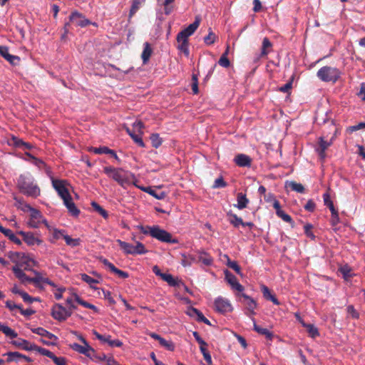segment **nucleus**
<instances>
[{
  "label": "nucleus",
  "mask_w": 365,
  "mask_h": 365,
  "mask_svg": "<svg viewBox=\"0 0 365 365\" xmlns=\"http://www.w3.org/2000/svg\"><path fill=\"white\" fill-rule=\"evenodd\" d=\"M26 155H28L29 158H31L33 160V163L38 166V168H41L42 166H44L45 163L44 162L38 158H35L31 154L29 153H26Z\"/></svg>",
  "instance_id": "obj_57"
},
{
  "label": "nucleus",
  "mask_w": 365,
  "mask_h": 365,
  "mask_svg": "<svg viewBox=\"0 0 365 365\" xmlns=\"http://www.w3.org/2000/svg\"><path fill=\"white\" fill-rule=\"evenodd\" d=\"M150 140L153 147L157 148L160 146V138L158 133L153 134L150 137Z\"/></svg>",
  "instance_id": "obj_61"
},
{
  "label": "nucleus",
  "mask_w": 365,
  "mask_h": 365,
  "mask_svg": "<svg viewBox=\"0 0 365 365\" xmlns=\"http://www.w3.org/2000/svg\"><path fill=\"white\" fill-rule=\"evenodd\" d=\"M219 64L224 67V68H227L230 66V61L229 59L227 58V57L226 56V53H223L222 55V56L220 57L219 61H218Z\"/></svg>",
  "instance_id": "obj_56"
},
{
  "label": "nucleus",
  "mask_w": 365,
  "mask_h": 365,
  "mask_svg": "<svg viewBox=\"0 0 365 365\" xmlns=\"http://www.w3.org/2000/svg\"><path fill=\"white\" fill-rule=\"evenodd\" d=\"M117 242L127 255H142L147 252L144 245L140 242H138L136 245H133L120 240H118Z\"/></svg>",
  "instance_id": "obj_4"
},
{
  "label": "nucleus",
  "mask_w": 365,
  "mask_h": 365,
  "mask_svg": "<svg viewBox=\"0 0 365 365\" xmlns=\"http://www.w3.org/2000/svg\"><path fill=\"white\" fill-rule=\"evenodd\" d=\"M151 53H152V49L150 48V44L148 42L145 43L144 48H143V51L141 54V58L143 59V62L144 64H145L148 61V60L151 56Z\"/></svg>",
  "instance_id": "obj_34"
},
{
  "label": "nucleus",
  "mask_w": 365,
  "mask_h": 365,
  "mask_svg": "<svg viewBox=\"0 0 365 365\" xmlns=\"http://www.w3.org/2000/svg\"><path fill=\"white\" fill-rule=\"evenodd\" d=\"M66 180L52 179V185L63 200H66L71 197L68 188L66 187Z\"/></svg>",
  "instance_id": "obj_8"
},
{
  "label": "nucleus",
  "mask_w": 365,
  "mask_h": 365,
  "mask_svg": "<svg viewBox=\"0 0 365 365\" xmlns=\"http://www.w3.org/2000/svg\"><path fill=\"white\" fill-rule=\"evenodd\" d=\"M175 0H163V12L166 15H169L173 9V3Z\"/></svg>",
  "instance_id": "obj_43"
},
{
  "label": "nucleus",
  "mask_w": 365,
  "mask_h": 365,
  "mask_svg": "<svg viewBox=\"0 0 365 365\" xmlns=\"http://www.w3.org/2000/svg\"><path fill=\"white\" fill-rule=\"evenodd\" d=\"M227 265L229 267L234 269L237 274H241L240 267L236 262L228 260Z\"/></svg>",
  "instance_id": "obj_59"
},
{
  "label": "nucleus",
  "mask_w": 365,
  "mask_h": 365,
  "mask_svg": "<svg viewBox=\"0 0 365 365\" xmlns=\"http://www.w3.org/2000/svg\"><path fill=\"white\" fill-rule=\"evenodd\" d=\"M41 351V354L43 356H46L53 360V361L56 365H66V359L63 357H57L53 353L50 351L49 350L43 348V349H40Z\"/></svg>",
  "instance_id": "obj_20"
},
{
  "label": "nucleus",
  "mask_w": 365,
  "mask_h": 365,
  "mask_svg": "<svg viewBox=\"0 0 365 365\" xmlns=\"http://www.w3.org/2000/svg\"><path fill=\"white\" fill-rule=\"evenodd\" d=\"M74 300L78 303L79 304L82 305L83 307L91 309L93 310L95 312H98V309L93 304L88 303L86 301L83 300L77 294H73Z\"/></svg>",
  "instance_id": "obj_30"
},
{
  "label": "nucleus",
  "mask_w": 365,
  "mask_h": 365,
  "mask_svg": "<svg viewBox=\"0 0 365 365\" xmlns=\"http://www.w3.org/2000/svg\"><path fill=\"white\" fill-rule=\"evenodd\" d=\"M272 43L267 38H264L262 43L261 56H267L271 51Z\"/></svg>",
  "instance_id": "obj_31"
},
{
  "label": "nucleus",
  "mask_w": 365,
  "mask_h": 365,
  "mask_svg": "<svg viewBox=\"0 0 365 365\" xmlns=\"http://www.w3.org/2000/svg\"><path fill=\"white\" fill-rule=\"evenodd\" d=\"M304 328L307 329L309 336L312 338H315L319 334L317 328L313 324H307Z\"/></svg>",
  "instance_id": "obj_46"
},
{
  "label": "nucleus",
  "mask_w": 365,
  "mask_h": 365,
  "mask_svg": "<svg viewBox=\"0 0 365 365\" xmlns=\"http://www.w3.org/2000/svg\"><path fill=\"white\" fill-rule=\"evenodd\" d=\"M217 36L210 31L207 36L204 38V41L207 45L212 44L216 41Z\"/></svg>",
  "instance_id": "obj_55"
},
{
  "label": "nucleus",
  "mask_w": 365,
  "mask_h": 365,
  "mask_svg": "<svg viewBox=\"0 0 365 365\" xmlns=\"http://www.w3.org/2000/svg\"><path fill=\"white\" fill-rule=\"evenodd\" d=\"M11 344L18 348H21L26 351H36L39 354L41 353L40 349H43V348L41 346H38L35 344L30 343L29 341L19 338L16 340H14L11 341Z\"/></svg>",
  "instance_id": "obj_10"
},
{
  "label": "nucleus",
  "mask_w": 365,
  "mask_h": 365,
  "mask_svg": "<svg viewBox=\"0 0 365 365\" xmlns=\"http://www.w3.org/2000/svg\"><path fill=\"white\" fill-rule=\"evenodd\" d=\"M103 296H104V298L106 299H107L108 301V302L110 304H114L115 303V301L114 300V299L111 297V293L109 291H107V290H103Z\"/></svg>",
  "instance_id": "obj_63"
},
{
  "label": "nucleus",
  "mask_w": 365,
  "mask_h": 365,
  "mask_svg": "<svg viewBox=\"0 0 365 365\" xmlns=\"http://www.w3.org/2000/svg\"><path fill=\"white\" fill-rule=\"evenodd\" d=\"M6 355H7L6 362H8V363H10L11 361L18 362L23 357V354H21L17 351H14V352L10 351V352H8Z\"/></svg>",
  "instance_id": "obj_39"
},
{
  "label": "nucleus",
  "mask_w": 365,
  "mask_h": 365,
  "mask_svg": "<svg viewBox=\"0 0 365 365\" xmlns=\"http://www.w3.org/2000/svg\"><path fill=\"white\" fill-rule=\"evenodd\" d=\"M188 314L190 315V316H196L197 318V320L201 322L202 320V319L205 318L204 315L202 314L201 312H200L198 309H195V308H192L190 309Z\"/></svg>",
  "instance_id": "obj_53"
},
{
  "label": "nucleus",
  "mask_w": 365,
  "mask_h": 365,
  "mask_svg": "<svg viewBox=\"0 0 365 365\" xmlns=\"http://www.w3.org/2000/svg\"><path fill=\"white\" fill-rule=\"evenodd\" d=\"M334 137L331 138L330 141H325L323 137L319 138V147L317 149V151L322 159H324L326 157L325 151L332 143Z\"/></svg>",
  "instance_id": "obj_21"
},
{
  "label": "nucleus",
  "mask_w": 365,
  "mask_h": 365,
  "mask_svg": "<svg viewBox=\"0 0 365 365\" xmlns=\"http://www.w3.org/2000/svg\"><path fill=\"white\" fill-rule=\"evenodd\" d=\"M0 331H1L6 336L11 339L16 338L18 336V334L8 326L1 324Z\"/></svg>",
  "instance_id": "obj_38"
},
{
  "label": "nucleus",
  "mask_w": 365,
  "mask_h": 365,
  "mask_svg": "<svg viewBox=\"0 0 365 365\" xmlns=\"http://www.w3.org/2000/svg\"><path fill=\"white\" fill-rule=\"evenodd\" d=\"M91 206L97 212L99 213V215H101L104 219H106L108 218V212L106 210H104L100 205H98L97 202H91Z\"/></svg>",
  "instance_id": "obj_45"
},
{
  "label": "nucleus",
  "mask_w": 365,
  "mask_h": 365,
  "mask_svg": "<svg viewBox=\"0 0 365 365\" xmlns=\"http://www.w3.org/2000/svg\"><path fill=\"white\" fill-rule=\"evenodd\" d=\"M81 278L83 282L88 283L92 288H94V284L98 283V281L97 279L92 278L91 277L88 276L86 274H81Z\"/></svg>",
  "instance_id": "obj_49"
},
{
  "label": "nucleus",
  "mask_w": 365,
  "mask_h": 365,
  "mask_svg": "<svg viewBox=\"0 0 365 365\" xmlns=\"http://www.w3.org/2000/svg\"><path fill=\"white\" fill-rule=\"evenodd\" d=\"M84 344V346H82L77 343H73L72 344H70V347L73 350H74L80 354H82L86 356L87 357L92 359L93 356L95 354V350L88 344Z\"/></svg>",
  "instance_id": "obj_12"
},
{
  "label": "nucleus",
  "mask_w": 365,
  "mask_h": 365,
  "mask_svg": "<svg viewBox=\"0 0 365 365\" xmlns=\"http://www.w3.org/2000/svg\"><path fill=\"white\" fill-rule=\"evenodd\" d=\"M312 228V225L307 224L304 226V232H305L306 235L308 237L311 238L312 240H314L315 238V236L311 230Z\"/></svg>",
  "instance_id": "obj_60"
},
{
  "label": "nucleus",
  "mask_w": 365,
  "mask_h": 365,
  "mask_svg": "<svg viewBox=\"0 0 365 365\" xmlns=\"http://www.w3.org/2000/svg\"><path fill=\"white\" fill-rule=\"evenodd\" d=\"M254 329L260 334L264 335L267 339H272L273 334L271 331L265 328H262L254 323Z\"/></svg>",
  "instance_id": "obj_42"
},
{
  "label": "nucleus",
  "mask_w": 365,
  "mask_h": 365,
  "mask_svg": "<svg viewBox=\"0 0 365 365\" xmlns=\"http://www.w3.org/2000/svg\"><path fill=\"white\" fill-rule=\"evenodd\" d=\"M21 210L24 212L29 211L31 212L30 218L28 221V225L32 228H38L40 226L43 218L41 212L38 210L32 207L29 204H25Z\"/></svg>",
  "instance_id": "obj_5"
},
{
  "label": "nucleus",
  "mask_w": 365,
  "mask_h": 365,
  "mask_svg": "<svg viewBox=\"0 0 365 365\" xmlns=\"http://www.w3.org/2000/svg\"><path fill=\"white\" fill-rule=\"evenodd\" d=\"M31 331L41 336H45L51 340L56 341L58 339L56 336L42 327L31 329Z\"/></svg>",
  "instance_id": "obj_27"
},
{
  "label": "nucleus",
  "mask_w": 365,
  "mask_h": 365,
  "mask_svg": "<svg viewBox=\"0 0 365 365\" xmlns=\"http://www.w3.org/2000/svg\"><path fill=\"white\" fill-rule=\"evenodd\" d=\"M101 262L108 269V270L110 272L116 274L118 277L121 279H126L129 277L128 272L118 269L117 267H115L113 264L110 262L107 259H103Z\"/></svg>",
  "instance_id": "obj_14"
},
{
  "label": "nucleus",
  "mask_w": 365,
  "mask_h": 365,
  "mask_svg": "<svg viewBox=\"0 0 365 365\" xmlns=\"http://www.w3.org/2000/svg\"><path fill=\"white\" fill-rule=\"evenodd\" d=\"M242 297L244 299L243 303L247 311H249L251 314H255V310L257 307V304L255 300L246 294H242Z\"/></svg>",
  "instance_id": "obj_19"
},
{
  "label": "nucleus",
  "mask_w": 365,
  "mask_h": 365,
  "mask_svg": "<svg viewBox=\"0 0 365 365\" xmlns=\"http://www.w3.org/2000/svg\"><path fill=\"white\" fill-rule=\"evenodd\" d=\"M18 234L23 237L24 240L29 245H41L42 243V240L36 237L33 233L31 232H26L24 231L18 232Z\"/></svg>",
  "instance_id": "obj_18"
},
{
  "label": "nucleus",
  "mask_w": 365,
  "mask_h": 365,
  "mask_svg": "<svg viewBox=\"0 0 365 365\" xmlns=\"http://www.w3.org/2000/svg\"><path fill=\"white\" fill-rule=\"evenodd\" d=\"M17 187L21 193L27 196L37 197L40 195V188L34 184V179L30 173L20 175L17 179Z\"/></svg>",
  "instance_id": "obj_1"
},
{
  "label": "nucleus",
  "mask_w": 365,
  "mask_h": 365,
  "mask_svg": "<svg viewBox=\"0 0 365 365\" xmlns=\"http://www.w3.org/2000/svg\"><path fill=\"white\" fill-rule=\"evenodd\" d=\"M339 271L343 275L344 279L346 281L349 280V278L352 276L351 269L347 265L340 267Z\"/></svg>",
  "instance_id": "obj_48"
},
{
  "label": "nucleus",
  "mask_w": 365,
  "mask_h": 365,
  "mask_svg": "<svg viewBox=\"0 0 365 365\" xmlns=\"http://www.w3.org/2000/svg\"><path fill=\"white\" fill-rule=\"evenodd\" d=\"M357 96L362 101H365V83L361 84L360 91L358 92Z\"/></svg>",
  "instance_id": "obj_64"
},
{
  "label": "nucleus",
  "mask_w": 365,
  "mask_h": 365,
  "mask_svg": "<svg viewBox=\"0 0 365 365\" xmlns=\"http://www.w3.org/2000/svg\"><path fill=\"white\" fill-rule=\"evenodd\" d=\"M200 19L196 18L195 21L187 27L181 31L177 36L178 38L188 41L189 36L192 35L200 25Z\"/></svg>",
  "instance_id": "obj_11"
},
{
  "label": "nucleus",
  "mask_w": 365,
  "mask_h": 365,
  "mask_svg": "<svg viewBox=\"0 0 365 365\" xmlns=\"http://www.w3.org/2000/svg\"><path fill=\"white\" fill-rule=\"evenodd\" d=\"M12 271L14 272L16 277L21 280V282H31V277H28L18 266V264L12 267Z\"/></svg>",
  "instance_id": "obj_26"
},
{
  "label": "nucleus",
  "mask_w": 365,
  "mask_h": 365,
  "mask_svg": "<svg viewBox=\"0 0 365 365\" xmlns=\"http://www.w3.org/2000/svg\"><path fill=\"white\" fill-rule=\"evenodd\" d=\"M88 151L93 152L96 154H110L113 158H115L116 160L118 159V157L116 153L113 150H111L106 146H103V147H99V148L90 147L88 148Z\"/></svg>",
  "instance_id": "obj_22"
},
{
  "label": "nucleus",
  "mask_w": 365,
  "mask_h": 365,
  "mask_svg": "<svg viewBox=\"0 0 365 365\" xmlns=\"http://www.w3.org/2000/svg\"><path fill=\"white\" fill-rule=\"evenodd\" d=\"M134 185L136 186V185L134 183ZM138 187H139L141 190L149 193L152 196L155 197L156 199H160V195L157 193L156 190L152 188L151 187H139L137 185Z\"/></svg>",
  "instance_id": "obj_52"
},
{
  "label": "nucleus",
  "mask_w": 365,
  "mask_h": 365,
  "mask_svg": "<svg viewBox=\"0 0 365 365\" xmlns=\"http://www.w3.org/2000/svg\"><path fill=\"white\" fill-rule=\"evenodd\" d=\"M181 264L183 267H189L195 262V258L192 255L182 254Z\"/></svg>",
  "instance_id": "obj_44"
},
{
  "label": "nucleus",
  "mask_w": 365,
  "mask_h": 365,
  "mask_svg": "<svg viewBox=\"0 0 365 365\" xmlns=\"http://www.w3.org/2000/svg\"><path fill=\"white\" fill-rule=\"evenodd\" d=\"M140 232L144 235H148L160 240V227L158 226H148V225H140L138 227Z\"/></svg>",
  "instance_id": "obj_16"
},
{
  "label": "nucleus",
  "mask_w": 365,
  "mask_h": 365,
  "mask_svg": "<svg viewBox=\"0 0 365 365\" xmlns=\"http://www.w3.org/2000/svg\"><path fill=\"white\" fill-rule=\"evenodd\" d=\"M229 215L230 217V222L235 227H239L240 225H242V224H243L242 218L237 217L236 215L230 214Z\"/></svg>",
  "instance_id": "obj_51"
},
{
  "label": "nucleus",
  "mask_w": 365,
  "mask_h": 365,
  "mask_svg": "<svg viewBox=\"0 0 365 365\" xmlns=\"http://www.w3.org/2000/svg\"><path fill=\"white\" fill-rule=\"evenodd\" d=\"M198 261L205 265L209 266L212 263V258L206 252L200 251L198 252Z\"/></svg>",
  "instance_id": "obj_33"
},
{
  "label": "nucleus",
  "mask_w": 365,
  "mask_h": 365,
  "mask_svg": "<svg viewBox=\"0 0 365 365\" xmlns=\"http://www.w3.org/2000/svg\"><path fill=\"white\" fill-rule=\"evenodd\" d=\"M161 279L166 282L171 287H178L181 284V281L168 273H161Z\"/></svg>",
  "instance_id": "obj_25"
},
{
  "label": "nucleus",
  "mask_w": 365,
  "mask_h": 365,
  "mask_svg": "<svg viewBox=\"0 0 365 365\" xmlns=\"http://www.w3.org/2000/svg\"><path fill=\"white\" fill-rule=\"evenodd\" d=\"M63 204L68 209L69 213L74 217L78 216L80 214L79 209L76 206L75 203L73 202L72 197H70L67 198L66 200H63Z\"/></svg>",
  "instance_id": "obj_24"
},
{
  "label": "nucleus",
  "mask_w": 365,
  "mask_h": 365,
  "mask_svg": "<svg viewBox=\"0 0 365 365\" xmlns=\"http://www.w3.org/2000/svg\"><path fill=\"white\" fill-rule=\"evenodd\" d=\"M249 203V200L247 198L245 194L240 192L237 196V204L235 205V207H237L239 210H242L245 208Z\"/></svg>",
  "instance_id": "obj_28"
},
{
  "label": "nucleus",
  "mask_w": 365,
  "mask_h": 365,
  "mask_svg": "<svg viewBox=\"0 0 365 365\" xmlns=\"http://www.w3.org/2000/svg\"><path fill=\"white\" fill-rule=\"evenodd\" d=\"M161 242L168 243H178V240L177 238L173 237L169 232L161 230Z\"/></svg>",
  "instance_id": "obj_36"
},
{
  "label": "nucleus",
  "mask_w": 365,
  "mask_h": 365,
  "mask_svg": "<svg viewBox=\"0 0 365 365\" xmlns=\"http://www.w3.org/2000/svg\"><path fill=\"white\" fill-rule=\"evenodd\" d=\"M177 42L178 50L183 53L186 57H188L190 54L188 41L177 38Z\"/></svg>",
  "instance_id": "obj_29"
},
{
  "label": "nucleus",
  "mask_w": 365,
  "mask_h": 365,
  "mask_svg": "<svg viewBox=\"0 0 365 365\" xmlns=\"http://www.w3.org/2000/svg\"><path fill=\"white\" fill-rule=\"evenodd\" d=\"M225 186H226V183L222 178H217L215 180V182L213 185V187H215V188L224 187Z\"/></svg>",
  "instance_id": "obj_62"
},
{
  "label": "nucleus",
  "mask_w": 365,
  "mask_h": 365,
  "mask_svg": "<svg viewBox=\"0 0 365 365\" xmlns=\"http://www.w3.org/2000/svg\"><path fill=\"white\" fill-rule=\"evenodd\" d=\"M234 162L240 167H250L252 160L247 155L238 154L235 156Z\"/></svg>",
  "instance_id": "obj_23"
},
{
  "label": "nucleus",
  "mask_w": 365,
  "mask_h": 365,
  "mask_svg": "<svg viewBox=\"0 0 365 365\" xmlns=\"http://www.w3.org/2000/svg\"><path fill=\"white\" fill-rule=\"evenodd\" d=\"M276 214L284 222H292V221L291 217L289 215L286 214L282 210H279Z\"/></svg>",
  "instance_id": "obj_58"
},
{
  "label": "nucleus",
  "mask_w": 365,
  "mask_h": 365,
  "mask_svg": "<svg viewBox=\"0 0 365 365\" xmlns=\"http://www.w3.org/2000/svg\"><path fill=\"white\" fill-rule=\"evenodd\" d=\"M1 232L15 244L19 245H21V240L19 239L10 229L4 228Z\"/></svg>",
  "instance_id": "obj_35"
},
{
  "label": "nucleus",
  "mask_w": 365,
  "mask_h": 365,
  "mask_svg": "<svg viewBox=\"0 0 365 365\" xmlns=\"http://www.w3.org/2000/svg\"><path fill=\"white\" fill-rule=\"evenodd\" d=\"M286 187L291 188L292 190L299 193H302L304 191V187L301 183H297L294 181H289L286 182Z\"/></svg>",
  "instance_id": "obj_37"
},
{
  "label": "nucleus",
  "mask_w": 365,
  "mask_h": 365,
  "mask_svg": "<svg viewBox=\"0 0 365 365\" xmlns=\"http://www.w3.org/2000/svg\"><path fill=\"white\" fill-rule=\"evenodd\" d=\"M225 279L233 289L238 292H242L244 290L243 286L239 283L236 277L228 271L225 272Z\"/></svg>",
  "instance_id": "obj_17"
},
{
  "label": "nucleus",
  "mask_w": 365,
  "mask_h": 365,
  "mask_svg": "<svg viewBox=\"0 0 365 365\" xmlns=\"http://www.w3.org/2000/svg\"><path fill=\"white\" fill-rule=\"evenodd\" d=\"M63 237L67 245L72 247H77L80 245L81 240L79 238L73 239L68 235H63Z\"/></svg>",
  "instance_id": "obj_41"
},
{
  "label": "nucleus",
  "mask_w": 365,
  "mask_h": 365,
  "mask_svg": "<svg viewBox=\"0 0 365 365\" xmlns=\"http://www.w3.org/2000/svg\"><path fill=\"white\" fill-rule=\"evenodd\" d=\"M0 55L14 66L18 64L20 61V58L10 54L9 48L4 46H0Z\"/></svg>",
  "instance_id": "obj_15"
},
{
  "label": "nucleus",
  "mask_w": 365,
  "mask_h": 365,
  "mask_svg": "<svg viewBox=\"0 0 365 365\" xmlns=\"http://www.w3.org/2000/svg\"><path fill=\"white\" fill-rule=\"evenodd\" d=\"M126 131L128 135L132 138V139L140 146L143 148L145 146L144 143L142 140L141 136L139 134L135 133L130 130V128H127Z\"/></svg>",
  "instance_id": "obj_40"
},
{
  "label": "nucleus",
  "mask_w": 365,
  "mask_h": 365,
  "mask_svg": "<svg viewBox=\"0 0 365 365\" xmlns=\"http://www.w3.org/2000/svg\"><path fill=\"white\" fill-rule=\"evenodd\" d=\"M22 299L25 302L31 304L34 302H39L40 299L38 297H32L28 293H22Z\"/></svg>",
  "instance_id": "obj_54"
},
{
  "label": "nucleus",
  "mask_w": 365,
  "mask_h": 365,
  "mask_svg": "<svg viewBox=\"0 0 365 365\" xmlns=\"http://www.w3.org/2000/svg\"><path fill=\"white\" fill-rule=\"evenodd\" d=\"M145 0H132V4L129 12V19H130L138 11Z\"/></svg>",
  "instance_id": "obj_32"
},
{
  "label": "nucleus",
  "mask_w": 365,
  "mask_h": 365,
  "mask_svg": "<svg viewBox=\"0 0 365 365\" xmlns=\"http://www.w3.org/2000/svg\"><path fill=\"white\" fill-rule=\"evenodd\" d=\"M215 309L220 313H226L232 311V306L226 298L218 297L214 302Z\"/></svg>",
  "instance_id": "obj_9"
},
{
  "label": "nucleus",
  "mask_w": 365,
  "mask_h": 365,
  "mask_svg": "<svg viewBox=\"0 0 365 365\" xmlns=\"http://www.w3.org/2000/svg\"><path fill=\"white\" fill-rule=\"evenodd\" d=\"M104 173L120 185L125 187L131 183L134 175L121 168H115L112 166H106L103 168Z\"/></svg>",
  "instance_id": "obj_2"
},
{
  "label": "nucleus",
  "mask_w": 365,
  "mask_h": 365,
  "mask_svg": "<svg viewBox=\"0 0 365 365\" xmlns=\"http://www.w3.org/2000/svg\"><path fill=\"white\" fill-rule=\"evenodd\" d=\"M71 314L72 311L71 309H67L58 303L55 304L51 309V316L59 322L66 321Z\"/></svg>",
  "instance_id": "obj_6"
},
{
  "label": "nucleus",
  "mask_w": 365,
  "mask_h": 365,
  "mask_svg": "<svg viewBox=\"0 0 365 365\" xmlns=\"http://www.w3.org/2000/svg\"><path fill=\"white\" fill-rule=\"evenodd\" d=\"M161 346L170 351H173L175 348V345L172 341H167L163 338H161Z\"/></svg>",
  "instance_id": "obj_50"
},
{
  "label": "nucleus",
  "mask_w": 365,
  "mask_h": 365,
  "mask_svg": "<svg viewBox=\"0 0 365 365\" xmlns=\"http://www.w3.org/2000/svg\"><path fill=\"white\" fill-rule=\"evenodd\" d=\"M69 21L70 22L66 23L64 26L65 33H68V27L70 26V23L81 27L86 26L91 24V21L88 19H86L82 14L78 11H73L71 13L69 16Z\"/></svg>",
  "instance_id": "obj_7"
},
{
  "label": "nucleus",
  "mask_w": 365,
  "mask_h": 365,
  "mask_svg": "<svg viewBox=\"0 0 365 365\" xmlns=\"http://www.w3.org/2000/svg\"><path fill=\"white\" fill-rule=\"evenodd\" d=\"M93 334L96 336V337L98 339L104 343H108L109 346H110L111 347H120L123 345L122 341H120V340L111 339V336L110 335H102L96 330H93Z\"/></svg>",
  "instance_id": "obj_13"
},
{
  "label": "nucleus",
  "mask_w": 365,
  "mask_h": 365,
  "mask_svg": "<svg viewBox=\"0 0 365 365\" xmlns=\"http://www.w3.org/2000/svg\"><path fill=\"white\" fill-rule=\"evenodd\" d=\"M339 76V71L331 66H324L317 72V77L324 82H336Z\"/></svg>",
  "instance_id": "obj_3"
},
{
  "label": "nucleus",
  "mask_w": 365,
  "mask_h": 365,
  "mask_svg": "<svg viewBox=\"0 0 365 365\" xmlns=\"http://www.w3.org/2000/svg\"><path fill=\"white\" fill-rule=\"evenodd\" d=\"M8 257L12 262L17 263L19 260L23 259L24 254L17 252H9Z\"/></svg>",
  "instance_id": "obj_47"
}]
</instances>
